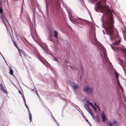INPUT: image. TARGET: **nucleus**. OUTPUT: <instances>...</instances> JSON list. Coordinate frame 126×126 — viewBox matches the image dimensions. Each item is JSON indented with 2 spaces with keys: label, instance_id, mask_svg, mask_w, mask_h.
<instances>
[{
  "label": "nucleus",
  "instance_id": "obj_1",
  "mask_svg": "<svg viewBox=\"0 0 126 126\" xmlns=\"http://www.w3.org/2000/svg\"><path fill=\"white\" fill-rule=\"evenodd\" d=\"M106 0H101L96 4L95 7V10L97 12L100 11L108 14H109L110 17L106 20L103 23V26L105 29L107 33L109 35L111 39L113 37L114 34V30L115 29L114 26V22L112 18V15L110 7L109 6H104L106 3Z\"/></svg>",
  "mask_w": 126,
  "mask_h": 126
},
{
  "label": "nucleus",
  "instance_id": "obj_2",
  "mask_svg": "<svg viewBox=\"0 0 126 126\" xmlns=\"http://www.w3.org/2000/svg\"><path fill=\"white\" fill-rule=\"evenodd\" d=\"M83 89L85 92L90 94H92L93 91L92 88L89 87L87 86H85Z\"/></svg>",
  "mask_w": 126,
  "mask_h": 126
},
{
  "label": "nucleus",
  "instance_id": "obj_3",
  "mask_svg": "<svg viewBox=\"0 0 126 126\" xmlns=\"http://www.w3.org/2000/svg\"><path fill=\"white\" fill-rule=\"evenodd\" d=\"M31 34L33 39L38 37L36 32L33 28L30 29Z\"/></svg>",
  "mask_w": 126,
  "mask_h": 126
},
{
  "label": "nucleus",
  "instance_id": "obj_4",
  "mask_svg": "<svg viewBox=\"0 0 126 126\" xmlns=\"http://www.w3.org/2000/svg\"><path fill=\"white\" fill-rule=\"evenodd\" d=\"M0 90L3 93L7 95V92L6 90V88L4 84H0Z\"/></svg>",
  "mask_w": 126,
  "mask_h": 126
},
{
  "label": "nucleus",
  "instance_id": "obj_5",
  "mask_svg": "<svg viewBox=\"0 0 126 126\" xmlns=\"http://www.w3.org/2000/svg\"><path fill=\"white\" fill-rule=\"evenodd\" d=\"M69 83L72 88L75 91H76L79 88V85L78 84H75L73 82H70Z\"/></svg>",
  "mask_w": 126,
  "mask_h": 126
},
{
  "label": "nucleus",
  "instance_id": "obj_6",
  "mask_svg": "<svg viewBox=\"0 0 126 126\" xmlns=\"http://www.w3.org/2000/svg\"><path fill=\"white\" fill-rule=\"evenodd\" d=\"M34 40L36 42H37L43 48H44L43 46H42V45L43 44L42 41L38 37V36L35 39H34Z\"/></svg>",
  "mask_w": 126,
  "mask_h": 126
},
{
  "label": "nucleus",
  "instance_id": "obj_7",
  "mask_svg": "<svg viewBox=\"0 0 126 126\" xmlns=\"http://www.w3.org/2000/svg\"><path fill=\"white\" fill-rule=\"evenodd\" d=\"M109 123V124L110 126H113V125L115 126H117L118 125V123L116 121H114L113 123Z\"/></svg>",
  "mask_w": 126,
  "mask_h": 126
},
{
  "label": "nucleus",
  "instance_id": "obj_8",
  "mask_svg": "<svg viewBox=\"0 0 126 126\" xmlns=\"http://www.w3.org/2000/svg\"><path fill=\"white\" fill-rule=\"evenodd\" d=\"M85 108L89 113L92 111V110L90 109L88 104H85L84 105Z\"/></svg>",
  "mask_w": 126,
  "mask_h": 126
},
{
  "label": "nucleus",
  "instance_id": "obj_9",
  "mask_svg": "<svg viewBox=\"0 0 126 126\" xmlns=\"http://www.w3.org/2000/svg\"><path fill=\"white\" fill-rule=\"evenodd\" d=\"M102 121L103 122H104L106 121V118L105 115L103 111L102 112Z\"/></svg>",
  "mask_w": 126,
  "mask_h": 126
},
{
  "label": "nucleus",
  "instance_id": "obj_10",
  "mask_svg": "<svg viewBox=\"0 0 126 126\" xmlns=\"http://www.w3.org/2000/svg\"><path fill=\"white\" fill-rule=\"evenodd\" d=\"M3 2V1L1 0H0V13L2 15V14L3 13V10L2 8V3Z\"/></svg>",
  "mask_w": 126,
  "mask_h": 126
},
{
  "label": "nucleus",
  "instance_id": "obj_11",
  "mask_svg": "<svg viewBox=\"0 0 126 126\" xmlns=\"http://www.w3.org/2000/svg\"><path fill=\"white\" fill-rule=\"evenodd\" d=\"M58 33L56 30H55L54 31V36L55 38L56 39H58Z\"/></svg>",
  "mask_w": 126,
  "mask_h": 126
},
{
  "label": "nucleus",
  "instance_id": "obj_12",
  "mask_svg": "<svg viewBox=\"0 0 126 126\" xmlns=\"http://www.w3.org/2000/svg\"><path fill=\"white\" fill-rule=\"evenodd\" d=\"M95 118L97 122L99 123L100 121V118L97 115L96 116Z\"/></svg>",
  "mask_w": 126,
  "mask_h": 126
},
{
  "label": "nucleus",
  "instance_id": "obj_13",
  "mask_svg": "<svg viewBox=\"0 0 126 126\" xmlns=\"http://www.w3.org/2000/svg\"><path fill=\"white\" fill-rule=\"evenodd\" d=\"M89 113L91 115V116H92V117L94 119L95 118V116L93 112L92 111Z\"/></svg>",
  "mask_w": 126,
  "mask_h": 126
},
{
  "label": "nucleus",
  "instance_id": "obj_14",
  "mask_svg": "<svg viewBox=\"0 0 126 126\" xmlns=\"http://www.w3.org/2000/svg\"><path fill=\"white\" fill-rule=\"evenodd\" d=\"M121 50L123 53H126V49L125 48H122Z\"/></svg>",
  "mask_w": 126,
  "mask_h": 126
},
{
  "label": "nucleus",
  "instance_id": "obj_15",
  "mask_svg": "<svg viewBox=\"0 0 126 126\" xmlns=\"http://www.w3.org/2000/svg\"><path fill=\"white\" fill-rule=\"evenodd\" d=\"M23 98L24 100V103H25V106H26L27 108L28 109V112H29L30 110H29V108L28 107L27 104H26V102H25V99L24 97H23Z\"/></svg>",
  "mask_w": 126,
  "mask_h": 126
},
{
  "label": "nucleus",
  "instance_id": "obj_16",
  "mask_svg": "<svg viewBox=\"0 0 126 126\" xmlns=\"http://www.w3.org/2000/svg\"><path fill=\"white\" fill-rule=\"evenodd\" d=\"M121 42V40L120 39H119L118 41H116L114 43L115 45H118L119 44V43Z\"/></svg>",
  "mask_w": 126,
  "mask_h": 126
},
{
  "label": "nucleus",
  "instance_id": "obj_17",
  "mask_svg": "<svg viewBox=\"0 0 126 126\" xmlns=\"http://www.w3.org/2000/svg\"><path fill=\"white\" fill-rule=\"evenodd\" d=\"M29 119L30 120V121H31L32 120V116L31 114V113L30 112V111H29Z\"/></svg>",
  "mask_w": 126,
  "mask_h": 126
},
{
  "label": "nucleus",
  "instance_id": "obj_18",
  "mask_svg": "<svg viewBox=\"0 0 126 126\" xmlns=\"http://www.w3.org/2000/svg\"><path fill=\"white\" fill-rule=\"evenodd\" d=\"M9 73L10 75H14L13 74V71L11 68H10Z\"/></svg>",
  "mask_w": 126,
  "mask_h": 126
},
{
  "label": "nucleus",
  "instance_id": "obj_19",
  "mask_svg": "<svg viewBox=\"0 0 126 126\" xmlns=\"http://www.w3.org/2000/svg\"><path fill=\"white\" fill-rule=\"evenodd\" d=\"M114 73L115 75L116 78H118V73L117 72L115 71H114Z\"/></svg>",
  "mask_w": 126,
  "mask_h": 126
},
{
  "label": "nucleus",
  "instance_id": "obj_20",
  "mask_svg": "<svg viewBox=\"0 0 126 126\" xmlns=\"http://www.w3.org/2000/svg\"><path fill=\"white\" fill-rule=\"evenodd\" d=\"M94 42L96 43V44H97V45L99 43V42L98 41V40H97L96 38H95L94 40Z\"/></svg>",
  "mask_w": 126,
  "mask_h": 126
},
{
  "label": "nucleus",
  "instance_id": "obj_21",
  "mask_svg": "<svg viewBox=\"0 0 126 126\" xmlns=\"http://www.w3.org/2000/svg\"><path fill=\"white\" fill-rule=\"evenodd\" d=\"M13 43H14V45L18 49V47L17 46V44L16 42L15 41H12Z\"/></svg>",
  "mask_w": 126,
  "mask_h": 126
},
{
  "label": "nucleus",
  "instance_id": "obj_22",
  "mask_svg": "<svg viewBox=\"0 0 126 126\" xmlns=\"http://www.w3.org/2000/svg\"><path fill=\"white\" fill-rule=\"evenodd\" d=\"M48 40L50 41L53 42V40L51 38V37L50 36H49L48 38Z\"/></svg>",
  "mask_w": 126,
  "mask_h": 126
},
{
  "label": "nucleus",
  "instance_id": "obj_23",
  "mask_svg": "<svg viewBox=\"0 0 126 126\" xmlns=\"http://www.w3.org/2000/svg\"><path fill=\"white\" fill-rule=\"evenodd\" d=\"M105 59V60L107 61H108V59L107 57V56H105L104 57Z\"/></svg>",
  "mask_w": 126,
  "mask_h": 126
},
{
  "label": "nucleus",
  "instance_id": "obj_24",
  "mask_svg": "<svg viewBox=\"0 0 126 126\" xmlns=\"http://www.w3.org/2000/svg\"><path fill=\"white\" fill-rule=\"evenodd\" d=\"M92 107L95 110H97L96 108L94 105L92 106Z\"/></svg>",
  "mask_w": 126,
  "mask_h": 126
},
{
  "label": "nucleus",
  "instance_id": "obj_25",
  "mask_svg": "<svg viewBox=\"0 0 126 126\" xmlns=\"http://www.w3.org/2000/svg\"><path fill=\"white\" fill-rule=\"evenodd\" d=\"M54 60H55L56 61L58 62V60L56 59L55 57L54 58V59H53Z\"/></svg>",
  "mask_w": 126,
  "mask_h": 126
},
{
  "label": "nucleus",
  "instance_id": "obj_26",
  "mask_svg": "<svg viewBox=\"0 0 126 126\" xmlns=\"http://www.w3.org/2000/svg\"><path fill=\"white\" fill-rule=\"evenodd\" d=\"M122 60L121 59L120 60V63H119V64H122Z\"/></svg>",
  "mask_w": 126,
  "mask_h": 126
},
{
  "label": "nucleus",
  "instance_id": "obj_27",
  "mask_svg": "<svg viewBox=\"0 0 126 126\" xmlns=\"http://www.w3.org/2000/svg\"><path fill=\"white\" fill-rule=\"evenodd\" d=\"M89 104H90L92 107L93 105L91 103V102H89Z\"/></svg>",
  "mask_w": 126,
  "mask_h": 126
},
{
  "label": "nucleus",
  "instance_id": "obj_28",
  "mask_svg": "<svg viewBox=\"0 0 126 126\" xmlns=\"http://www.w3.org/2000/svg\"><path fill=\"white\" fill-rule=\"evenodd\" d=\"M104 57H105V56H107V55L106 54V53H104Z\"/></svg>",
  "mask_w": 126,
  "mask_h": 126
},
{
  "label": "nucleus",
  "instance_id": "obj_29",
  "mask_svg": "<svg viewBox=\"0 0 126 126\" xmlns=\"http://www.w3.org/2000/svg\"><path fill=\"white\" fill-rule=\"evenodd\" d=\"M95 106L97 108H98L99 107L97 105H96Z\"/></svg>",
  "mask_w": 126,
  "mask_h": 126
},
{
  "label": "nucleus",
  "instance_id": "obj_30",
  "mask_svg": "<svg viewBox=\"0 0 126 126\" xmlns=\"http://www.w3.org/2000/svg\"><path fill=\"white\" fill-rule=\"evenodd\" d=\"M70 20L72 22L74 20L73 19H70Z\"/></svg>",
  "mask_w": 126,
  "mask_h": 126
},
{
  "label": "nucleus",
  "instance_id": "obj_31",
  "mask_svg": "<svg viewBox=\"0 0 126 126\" xmlns=\"http://www.w3.org/2000/svg\"><path fill=\"white\" fill-rule=\"evenodd\" d=\"M119 86L120 88H122V87L120 84V85H119Z\"/></svg>",
  "mask_w": 126,
  "mask_h": 126
},
{
  "label": "nucleus",
  "instance_id": "obj_32",
  "mask_svg": "<svg viewBox=\"0 0 126 126\" xmlns=\"http://www.w3.org/2000/svg\"><path fill=\"white\" fill-rule=\"evenodd\" d=\"M116 79H117V82H119V80H118V78H117Z\"/></svg>",
  "mask_w": 126,
  "mask_h": 126
},
{
  "label": "nucleus",
  "instance_id": "obj_33",
  "mask_svg": "<svg viewBox=\"0 0 126 126\" xmlns=\"http://www.w3.org/2000/svg\"><path fill=\"white\" fill-rule=\"evenodd\" d=\"M86 121H87V122H88V123H89V124L90 125H91V124L90 123H89V122L88 121V120L87 119H86Z\"/></svg>",
  "mask_w": 126,
  "mask_h": 126
},
{
  "label": "nucleus",
  "instance_id": "obj_34",
  "mask_svg": "<svg viewBox=\"0 0 126 126\" xmlns=\"http://www.w3.org/2000/svg\"><path fill=\"white\" fill-rule=\"evenodd\" d=\"M98 110H99V111H101V110H100V108H99V107L98 108Z\"/></svg>",
  "mask_w": 126,
  "mask_h": 126
},
{
  "label": "nucleus",
  "instance_id": "obj_35",
  "mask_svg": "<svg viewBox=\"0 0 126 126\" xmlns=\"http://www.w3.org/2000/svg\"><path fill=\"white\" fill-rule=\"evenodd\" d=\"M117 83H118V85H120V84L119 82H117Z\"/></svg>",
  "mask_w": 126,
  "mask_h": 126
},
{
  "label": "nucleus",
  "instance_id": "obj_36",
  "mask_svg": "<svg viewBox=\"0 0 126 126\" xmlns=\"http://www.w3.org/2000/svg\"><path fill=\"white\" fill-rule=\"evenodd\" d=\"M94 105L95 106L96 105V104L95 102H94Z\"/></svg>",
  "mask_w": 126,
  "mask_h": 126
},
{
  "label": "nucleus",
  "instance_id": "obj_37",
  "mask_svg": "<svg viewBox=\"0 0 126 126\" xmlns=\"http://www.w3.org/2000/svg\"><path fill=\"white\" fill-rule=\"evenodd\" d=\"M19 54L20 56H22V55L21 54V53L20 52H19Z\"/></svg>",
  "mask_w": 126,
  "mask_h": 126
},
{
  "label": "nucleus",
  "instance_id": "obj_38",
  "mask_svg": "<svg viewBox=\"0 0 126 126\" xmlns=\"http://www.w3.org/2000/svg\"><path fill=\"white\" fill-rule=\"evenodd\" d=\"M121 91H123V88H121Z\"/></svg>",
  "mask_w": 126,
  "mask_h": 126
},
{
  "label": "nucleus",
  "instance_id": "obj_39",
  "mask_svg": "<svg viewBox=\"0 0 126 126\" xmlns=\"http://www.w3.org/2000/svg\"><path fill=\"white\" fill-rule=\"evenodd\" d=\"M72 69V67L71 66H69Z\"/></svg>",
  "mask_w": 126,
  "mask_h": 126
},
{
  "label": "nucleus",
  "instance_id": "obj_40",
  "mask_svg": "<svg viewBox=\"0 0 126 126\" xmlns=\"http://www.w3.org/2000/svg\"><path fill=\"white\" fill-rule=\"evenodd\" d=\"M32 47L34 49H34L35 48L33 46H32Z\"/></svg>",
  "mask_w": 126,
  "mask_h": 126
},
{
  "label": "nucleus",
  "instance_id": "obj_41",
  "mask_svg": "<svg viewBox=\"0 0 126 126\" xmlns=\"http://www.w3.org/2000/svg\"><path fill=\"white\" fill-rule=\"evenodd\" d=\"M0 112H2V111L1 110V109L0 108Z\"/></svg>",
  "mask_w": 126,
  "mask_h": 126
},
{
  "label": "nucleus",
  "instance_id": "obj_42",
  "mask_svg": "<svg viewBox=\"0 0 126 126\" xmlns=\"http://www.w3.org/2000/svg\"><path fill=\"white\" fill-rule=\"evenodd\" d=\"M98 0H94V1H97Z\"/></svg>",
  "mask_w": 126,
  "mask_h": 126
},
{
  "label": "nucleus",
  "instance_id": "obj_43",
  "mask_svg": "<svg viewBox=\"0 0 126 126\" xmlns=\"http://www.w3.org/2000/svg\"><path fill=\"white\" fill-rule=\"evenodd\" d=\"M41 62H42V60H41Z\"/></svg>",
  "mask_w": 126,
  "mask_h": 126
},
{
  "label": "nucleus",
  "instance_id": "obj_44",
  "mask_svg": "<svg viewBox=\"0 0 126 126\" xmlns=\"http://www.w3.org/2000/svg\"><path fill=\"white\" fill-rule=\"evenodd\" d=\"M4 1V2L5 3V2L4 1V0H3Z\"/></svg>",
  "mask_w": 126,
  "mask_h": 126
},
{
  "label": "nucleus",
  "instance_id": "obj_45",
  "mask_svg": "<svg viewBox=\"0 0 126 126\" xmlns=\"http://www.w3.org/2000/svg\"><path fill=\"white\" fill-rule=\"evenodd\" d=\"M42 62L43 63H44L43 62Z\"/></svg>",
  "mask_w": 126,
  "mask_h": 126
},
{
  "label": "nucleus",
  "instance_id": "obj_46",
  "mask_svg": "<svg viewBox=\"0 0 126 126\" xmlns=\"http://www.w3.org/2000/svg\"><path fill=\"white\" fill-rule=\"evenodd\" d=\"M42 62L43 63H44L43 62Z\"/></svg>",
  "mask_w": 126,
  "mask_h": 126
},
{
  "label": "nucleus",
  "instance_id": "obj_47",
  "mask_svg": "<svg viewBox=\"0 0 126 126\" xmlns=\"http://www.w3.org/2000/svg\"><path fill=\"white\" fill-rule=\"evenodd\" d=\"M65 62L67 63V62H66V61H65Z\"/></svg>",
  "mask_w": 126,
  "mask_h": 126
}]
</instances>
